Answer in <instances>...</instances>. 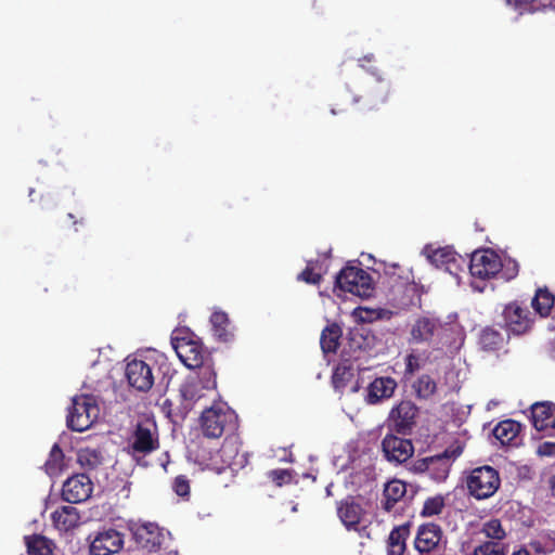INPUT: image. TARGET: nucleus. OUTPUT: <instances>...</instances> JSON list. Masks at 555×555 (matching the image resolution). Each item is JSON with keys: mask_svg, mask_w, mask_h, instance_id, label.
Wrapping results in <instances>:
<instances>
[{"mask_svg": "<svg viewBox=\"0 0 555 555\" xmlns=\"http://www.w3.org/2000/svg\"><path fill=\"white\" fill-rule=\"evenodd\" d=\"M242 443L235 436L225 437L221 448L211 457L209 469L216 474H229L233 478L234 473L248 464V454L241 452Z\"/></svg>", "mask_w": 555, "mask_h": 555, "instance_id": "obj_1", "label": "nucleus"}, {"mask_svg": "<svg viewBox=\"0 0 555 555\" xmlns=\"http://www.w3.org/2000/svg\"><path fill=\"white\" fill-rule=\"evenodd\" d=\"M384 275L389 285L392 300L408 305L417 296V284L411 269L403 268L399 263H384Z\"/></svg>", "mask_w": 555, "mask_h": 555, "instance_id": "obj_2", "label": "nucleus"}, {"mask_svg": "<svg viewBox=\"0 0 555 555\" xmlns=\"http://www.w3.org/2000/svg\"><path fill=\"white\" fill-rule=\"evenodd\" d=\"M159 449V434L154 417L143 416L129 437L128 453L132 457L145 456Z\"/></svg>", "mask_w": 555, "mask_h": 555, "instance_id": "obj_3", "label": "nucleus"}, {"mask_svg": "<svg viewBox=\"0 0 555 555\" xmlns=\"http://www.w3.org/2000/svg\"><path fill=\"white\" fill-rule=\"evenodd\" d=\"M465 485L470 496L477 501H482L496 493L501 487V477L494 467L483 465L473 468L467 474Z\"/></svg>", "mask_w": 555, "mask_h": 555, "instance_id": "obj_4", "label": "nucleus"}, {"mask_svg": "<svg viewBox=\"0 0 555 555\" xmlns=\"http://www.w3.org/2000/svg\"><path fill=\"white\" fill-rule=\"evenodd\" d=\"M235 426L236 415L225 403H214L202 412L201 428L207 438H220L227 429L233 430Z\"/></svg>", "mask_w": 555, "mask_h": 555, "instance_id": "obj_5", "label": "nucleus"}, {"mask_svg": "<svg viewBox=\"0 0 555 555\" xmlns=\"http://www.w3.org/2000/svg\"><path fill=\"white\" fill-rule=\"evenodd\" d=\"M100 416V406L96 398L92 395H81L73 399L67 415V426L75 431H83Z\"/></svg>", "mask_w": 555, "mask_h": 555, "instance_id": "obj_6", "label": "nucleus"}, {"mask_svg": "<svg viewBox=\"0 0 555 555\" xmlns=\"http://www.w3.org/2000/svg\"><path fill=\"white\" fill-rule=\"evenodd\" d=\"M461 451L444 450L440 454L417 459L411 463L410 470L415 474H426L436 482L444 481L450 473L451 461Z\"/></svg>", "mask_w": 555, "mask_h": 555, "instance_id": "obj_7", "label": "nucleus"}, {"mask_svg": "<svg viewBox=\"0 0 555 555\" xmlns=\"http://www.w3.org/2000/svg\"><path fill=\"white\" fill-rule=\"evenodd\" d=\"M335 286L343 292H348L362 298L370 297L374 289L373 281L364 269L346 266L335 279Z\"/></svg>", "mask_w": 555, "mask_h": 555, "instance_id": "obj_8", "label": "nucleus"}, {"mask_svg": "<svg viewBox=\"0 0 555 555\" xmlns=\"http://www.w3.org/2000/svg\"><path fill=\"white\" fill-rule=\"evenodd\" d=\"M447 540L440 525L424 522L417 527L413 546L418 555H435L444 550Z\"/></svg>", "mask_w": 555, "mask_h": 555, "instance_id": "obj_9", "label": "nucleus"}, {"mask_svg": "<svg viewBox=\"0 0 555 555\" xmlns=\"http://www.w3.org/2000/svg\"><path fill=\"white\" fill-rule=\"evenodd\" d=\"M420 409L412 401L403 400L393 406L388 416L389 427L401 436H410L417 424Z\"/></svg>", "mask_w": 555, "mask_h": 555, "instance_id": "obj_10", "label": "nucleus"}, {"mask_svg": "<svg viewBox=\"0 0 555 555\" xmlns=\"http://www.w3.org/2000/svg\"><path fill=\"white\" fill-rule=\"evenodd\" d=\"M468 269L472 276L488 280L501 271L502 261L500 256L491 249L477 250L470 256Z\"/></svg>", "mask_w": 555, "mask_h": 555, "instance_id": "obj_11", "label": "nucleus"}, {"mask_svg": "<svg viewBox=\"0 0 555 555\" xmlns=\"http://www.w3.org/2000/svg\"><path fill=\"white\" fill-rule=\"evenodd\" d=\"M93 491V482L87 474H75L67 478L62 487V499L77 504L88 500Z\"/></svg>", "mask_w": 555, "mask_h": 555, "instance_id": "obj_12", "label": "nucleus"}, {"mask_svg": "<svg viewBox=\"0 0 555 555\" xmlns=\"http://www.w3.org/2000/svg\"><path fill=\"white\" fill-rule=\"evenodd\" d=\"M382 451L388 462L402 464L413 456L414 446L410 439L387 434L382 441Z\"/></svg>", "mask_w": 555, "mask_h": 555, "instance_id": "obj_13", "label": "nucleus"}, {"mask_svg": "<svg viewBox=\"0 0 555 555\" xmlns=\"http://www.w3.org/2000/svg\"><path fill=\"white\" fill-rule=\"evenodd\" d=\"M502 315L506 330L513 334L521 335L531 328V312L516 301L506 305Z\"/></svg>", "mask_w": 555, "mask_h": 555, "instance_id": "obj_14", "label": "nucleus"}, {"mask_svg": "<svg viewBox=\"0 0 555 555\" xmlns=\"http://www.w3.org/2000/svg\"><path fill=\"white\" fill-rule=\"evenodd\" d=\"M126 378L129 386L138 391L146 392L154 385L153 370L142 360L133 359L126 365Z\"/></svg>", "mask_w": 555, "mask_h": 555, "instance_id": "obj_15", "label": "nucleus"}, {"mask_svg": "<svg viewBox=\"0 0 555 555\" xmlns=\"http://www.w3.org/2000/svg\"><path fill=\"white\" fill-rule=\"evenodd\" d=\"M124 546L122 534L115 529H106L95 534L90 544L91 555H112Z\"/></svg>", "mask_w": 555, "mask_h": 555, "instance_id": "obj_16", "label": "nucleus"}, {"mask_svg": "<svg viewBox=\"0 0 555 555\" xmlns=\"http://www.w3.org/2000/svg\"><path fill=\"white\" fill-rule=\"evenodd\" d=\"M428 260L438 269H442L457 276L463 271L466 260L450 247H441L433 250L427 256Z\"/></svg>", "mask_w": 555, "mask_h": 555, "instance_id": "obj_17", "label": "nucleus"}, {"mask_svg": "<svg viewBox=\"0 0 555 555\" xmlns=\"http://www.w3.org/2000/svg\"><path fill=\"white\" fill-rule=\"evenodd\" d=\"M173 348L181 362L189 369H195L208 359L202 345L191 339L176 338Z\"/></svg>", "mask_w": 555, "mask_h": 555, "instance_id": "obj_18", "label": "nucleus"}, {"mask_svg": "<svg viewBox=\"0 0 555 555\" xmlns=\"http://www.w3.org/2000/svg\"><path fill=\"white\" fill-rule=\"evenodd\" d=\"M135 542L149 552L159 550L164 534L160 528L154 522H146L138 526L133 531Z\"/></svg>", "mask_w": 555, "mask_h": 555, "instance_id": "obj_19", "label": "nucleus"}, {"mask_svg": "<svg viewBox=\"0 0 555 555\" xmlns=\"http://www.w3.org/2000/svg\"><path fill=\"white\" fill-rule=\"evenodd\" d=\"M396 388L397 382L392 377H377L372 383H370L366 391L365 401L369 404H377L383 400L391 398L395 393Z\"/></svg>", "mask_w": 555, "mask_h": 555, "instance_id": "obj_20", "label": "nucleus"}, {"mask_svg": "<svg viewBox=\"0 0 555 555\" xmlns=\"http://www.w3.org/2000/svg\"><path fill=\"white\" fill-rule=\"evenodd\" d=\"M363 513L362 506L353 498H347L337 505V515L348 530H358Z\"/></svg>", "mask_w": 555, "mask_h": 555, "instance_id": "obj_21", "label": "nucleus"}, {"mask_svg": "<svg viewBox=\"0 0 555 555\" xmlns=\"http://www.w3.org/2000/svg\"><path fill=\"white\" fill-rule=\"evenodd\" d=\"M554 414L555 404L553 402H537L531 405L532 425L539 431L551 427Z\"/></svg>", "mask_w": 555, "mask_h": 555, "instance_id": "obj_22", "label": "nucleus"}, {"mask_svg": "<svg viewBox=\"0 0 555 555\" xmlns=\"http://www.w3.org/2000/svg\"><path fill=\"white\" fill-rule=\"evenodd\" d=\"M210 324L214 336L222 343L233 340L234 333L228 314L224 311L216 310L210 315Z\"/></svg>", "mask_w": 555, "mask_h": 555, "instance_id": "obj_23", "label": "nucleus"}, {"mask_svg": "<svg viewBox=\"0 0 555 555\" xmlns=\"http://www.w3.org/2000/svg\"><path fill=\"white\" fill-rule=\"evenodd\" d=\"M440 327L438 319L421 317L411 328V336L415 343H425L431 340L436 331Z\"/></svg>", "mask_w": 555, "mask_h": 555, "instance_id": "obj_24", "label": "nucleus"}, {"mask_svg": "<svg viewBox=\"0 0 555 555\" xmlns=\"http://www.w3.org/2000/svg\"><path fill=\"white\" fill-rule=\"evenodd\" d=\"M411 524L395 527L387 540V554L388 555H403L406 550V540L410 537Z\"/></svg>", "mask_w": 555, "mask_h": 555, "instance_id": "obj_25", "label": "nucleus"}, {"mask_svg": "<svg viewBox=\"0 0 555 555\" xmlns=\"http://www.w3.org/2000/svg\"><path fill=\"white\" fill-rule=\"evenodd\" d=\"M77 463L80 466L81 474H91L102 466L104 457L100 450L93 448H80L77 451Z\"/></svg>", "mask_w": 555, "mask_h": 555, "instance_id": "obj_26", "label": "nucleus"}, {"mask_svg": "<svg viewBox=\"0 0 555 555\" xmlns=\"http://www.w3.org/2000/svg\"><path fill=\"white\" fill-rule=\"evenodd\" d=\"M520 424L514 420L500 422L493 429V436L502 446H516L520 433Z\"/></svg>", "mask_w": 555, "mask_h": 555, "instance_id": "obj_27", "label": "nucleus"}, {"mask_svg": "<svg viewBox=\"0 0 555 555\" xmlns=\"http://www.w3.org/2000/svg\"><path fill=\"white\" fill-rule=\"evenodd\" d=\"M51 518L57 529L65 531L75 528L80 520L79 513L74 506H62L55 509Z\"/></svg>", "mask_w": 555, "mask_h": 555, "instance_id": "obj_28", "label": "nucleus"}, {"mask_svg": "<svg viewBox=\"0 0 555 555\" xmlns=\"http://www.w3.org/2000/svg\"><path fill=\"white\" fill-rule=\"evenodd\" d=\"M406 493V483L393 479L386 483L384 489V500L382 502L383 508L386 512H391L396 503H398Z\"/></svg>", "mask_w": 555, "mask_h": 555, "instance_id": "obj_29", "label": "nucleus"}, {"mask_svg": "<svg viewBox=\"0 0 555 555\" xmlns=\"http://www.w3.org/2000/svg\"><path fill=\"white\" fill-rule=\"evenodd\" d=\"M478 344L485 351H496L504 346L505 337L499 330L487 326L480 332Z\"/></svg>", "mask_w": 555, "mask_h": 555, "instance_id": "obj_30", "label": "nucleus"}, {"mask_svg": "<svg viewBox=\"0 0 555 555\" xmlns=\"http://www.w3.org/2000/svg\"><path fill=\"white\" fill-rule=\"evenodd\" d=\"M341 334V328L337 323H332L322 331L320 345L324 353H335L337 351Z\"/></svg>", "mask_w": 555, "mask_h": 555, "instance_id": "obj_31", "label": "nucleus"}, {"mask_svg": "<svg viewBox=\"0 0 555 555\" xmlns=\"http://www.w3.org/2000/svg\"><path fill=\"white\" fill-rule=\"evenodd\" d=\"M555 297L547 288H538L532 298V307L541 317H547L554 307Z\"/></svg>", "mask_w": 555, "mask_h": 555, "instance_id": "obj_32", "label": "nucleus"}, {"mask_svg": "<svg viewBox=\"0 0 555 555\" xmlns=\"http://www.w3.org/2000/svg\"><path fill=\"white\" fill-rule=\"evenodd\" d=\"M415 397L420 400L430 399L437 391V383L428 375L423 374L412 384Z\"/></svg>", "mask_w": 555, "mask_h": 555, "instance_id": "obj_33", "label": "nucleus"}, {"mask_svg": "<svg viewBox=\"0 0 555 555\" xmlns=\"http://www.w3.org/2000/svg\"><path fill=\"white\" fill-rule=\"evenodd\" d=\"M25 543L28 555H53V543L43 535L25 537Z\"/></svg>", "mask_w": 555, "mask_h": 555, "instance_id": "obj_34", "label": "nucleus"}, {"mask_svg": "<svg viewBox=\"0 0 555 555\" xmlns=\"http://www.w3.org/2000/svg\"><path fill=\"white\" fill-rule=\"evenodd\" d=\"M65 466L64 453L57 443H54L44 463L46 473L53 477L62 473Z\"/></svg>", "mask_w": 555, "mask_h": 555, "instance_id": "obj_35", "label": "nucleus"}, {"mask_svg": "<svg viewBox=\"0 0 555 555\" xmlns=\"http://www.w3.org/2000/svg\"><path fill=\"white\" fill-rule=\"evenodd\" d=\"M480 532L490 539L489 541L502 542L506 538V531L502 526V522L498 518H492L486 521Z\"/></svg>", "mask_w": 555, "mask_h": 555, "instance_id": "obj_36", "label": "nucleus"}, {"mask_svg": "<svg viewBox=\"0 0 555 555\" xmlns=\"http://www.w3.org/2000/svg\"><path fill=\"white\" fill-rule=\"evenodd\" d=\"M354 376V369L351 364L340 363L333 373V385L336 389L345 388Z\"/></svg>", "mask_w": 555, "mask_h": 555, "instance_id": "obj_37", "label": "nucleus"}, {"mask_svg": "<svg viewBox=\"0 0 555 555\" xmlns=\"http://www.w3.org/2000/svg\"><path fill=\"white\" fill-rule=\"evenodd\" d=\"M198 370L197 377L204 389H212L216 387V372L210 363V360L207 359L203 361V364L196 367Z\"/></svg>", "mask_w": 555, "mask_h": 555, "instance_id": "obj_38", "label": "nucleus"}, {"mask_svg": "<svg viewBox=\"0 0 555 555\" xmlns=\"http://www.w3.org/2000/svg\"><path fill=\"white\" fill-rule=\"evenodd\" d=\"M444 507L446 499L443 495L437 494L435 496L427 498L423 504L421 516L433 517L436 515H440Z\"/></svg>", "mask_w": 555, "mask_h": 555, "instance_id": "obj_39", "label": "nucleus"}, {"mask_svg": "<svg viewBox=\"0 0 555 555\" xmlns=\"http://www.w3.org/2000/svg\"><path fill=\"white\" fill-rule=\"evenodd\" d=\"M390 92L389 82L378 79V83L367 92V99L372 106L383 104L388 100Z\"/></svg>", "mask_w": 555, "mask_h": 555, "instance_id": "obj_40", "label": "nucleus"}, {"mask_svg": "<svg viewBox=\"0 0 555 555\" xmlns=\"http://www.w3.org/2000/svg\"><path fill=\"white\" fill-rule=\"evenodd\" d=\"M508 545L502 542L485 541L474 548L473 555H507Z\"/></svg>", "mask_w": 555, "mask_h": 555, "instance_id": "obj_41", "label": "nucleus"}, {"mask_svg": "<svg viewBox=\"0 0 555 555\" xmlns=\"http://www.w3.org/2000/svg\"><path fill=\"white\" fill-rule=\"evenodd\" d=\"M318 261H308L306 268L298 275V280L306 282L307 284L318 285L322 281L321 273L314 271V264Z\"/></svg>", "mask_w": 555, "mask_h": 555, "instance_id": "obj_42", "label": "nucleus"}, {"mask_svg": "<svg viewBox=\"0 0 555 555\" xmlns=\"http://www.w3.org/2000/svg\"><path fill=\"white\" fill-rule=\"evenodd\" d=\"M268 477L274 482L275 486L282 487L283 485H287L292 481V472L289 469H272L268 473Z\"/></svg>", "mask_w": 555, "mask_h": 555, "instance_id": "obj_43", "label": "nucleus"}, {"mask_svg": "<svg viewBox=\"0 0 555 555\" xmlns=\"http://www.w3.org/2000/svg\"><path fill=\"white\" fill-rule=\"evenodd\" d=\"M508 5H512L520 14L525 12L532 13L539 9L538 0H506Z\"/></svg>", "mask_w": 555, "mask_h": 555, "instance_id": "obj_44", "label": "nucleus"}, {"mask_svg": "<svg viewBox=\"0 0 555 555\" xmlns=\"http://www.w3.org/2000/svg\"><path fill=\"white\" fill-rule=\"evenodd\" d=\"M172 489L177 495L186 498L190 495V480L184 475H179L175 478Z\"/></svg>", "mask_w": 555, "mask_h": 555, "instance_id": "obj_45", "label": "nucleus"}, {"mask_svg": "<svg viewBox=\"0 0 555 555\" xmlns=\"http://www.w3.org/2000/svg\"><path fill=\"white\" fill-rule=\"evenodd\" d=\"M421 369L420 358L416 354L410 353L405 357V374H414Z\"/></svg>", "mask_w": 555, "mask_h": 555, "instance_id": "obj_46", "label": "nucleus"}, {"mask_svg": "<svg viewBox=\"0 0 555 555\" xmlns=\"http://www.w3.org/2000/svg\"><path fill=\"white\" fill-rule=\"evenodd\" d=\"M537 453L540 456H553L555 455V442L545 441L539 444Z\"/></svg>", "mask_w": 555, "mask_h": 555, "instance_id": "obj_47", "label": "nucleus"}, {"mask_svg": "<svg viewBox=\"0 0 555 555\" xmlns=\"http://www.w3.org/2000/svg\"><path fill=\"white\" fill-rule=\"evenodd\" d=\"M528 546L533 552L532 555H545L552 552V550H547L540 540H531Z\"/></svg>", "mask_w": 555, "mask_h": 555, "instance_id": "obj_48", "label": "nucleus"}, {"mask_svg": "<svg viewBox=\"0 0 555 555\" xmlns=\"http://www.w3.org/2000/svg\"><path fill=\"white\" fill-rule=\"evenodd\" d=\"M182 397L186 400H193L195 398V392L193 391V385L186 384L181 388Z\"/></svg>", "mask_w": 555, "mask_h": 555, "instance_id": "obj_49", "label": "nucleus"}, {"mask_svg": "<svg viewBox=\"0 0 555 555\" xmlns=\"http://www.w3.org/2000/svg\"><path fill=\"white\" fill-rule=\"evenodd\" d=\"M29 197L31 202H39L41 203L43 201L44 195L41 193H38L35 189L29 190Z\"/></svg>", "mask_w": 555, "mask_h": 555, "instance_id": "obj_50", "label": "nucleus"}, {"mask_svg": "<svg viewBox=\"0 0 555 555\" xmlns=\"http://www.w3.org/2000/svg\"><path fill=\"white\" fill-rule=\"evenodd\" d=\"M512 555H532L531 551L526 545H520L515 548Z\"/></svg>", "mask_w": 555, "mask_h": 555, "instance_id": "obj_51", "label": "nucleus"}, {"mask_svg": "<svg viewBox=\"0 0 555 555\" xmlns=\"http://www.w3.org/2000/svg\"><path fill=\"white\" fill-rule=\"evenodd\" d=\"M375 61L374 54H367L363 57L359 59V65L363 68H366L365 63H372Z\"/></svg>", "mask_w": 555, "mask_h": 555, "instance_id": "obj_52", "label": "nucleus"}, {"mask_svg": "<svg viewBox=\"0 0 555 555\" xmlns=\"http://www.w3.org/2000/svg\"><path fill=\"white\" fill-rule=\"evenodd\" d=\"M548 357L555 360V339L550 344L548 347Z\"/></svg>", "mask_w": 555, "mask_h": 555, "instance_id": "obj_53", "label": "nucleus"}, {"mask_svg": "<svg viewBox=\"0 0 555 555\" xmlns=\"http://www.w3.org/2000/svg\"><path fill=\"white\" fill-rule=\"evenodd\" d=\"M550 487H551L553 496H555V475L553 477H551V479H550Z\"/></svg>", "mask_w": 555, "mask_h": 555, "instance_id": "obj_54", "label": "nucleus"}, {"mask_svg": "<svg viewBox=\"0 0 555 555\" xmlns=\"http://www.w3.org/2000/svg\"><path fill=\"white\" fill-rule=\"evenodd\" d=\"M170 405H171L170 400L166 399V400L164 401L163 408H164V409H166V408H169Z\"/></svg>", "mask_w": 555, "mask_h": 555, "instance_id": "obj_55", "label": "nucleus"}, {"mask_svg": "<svg viewBox=\"0 0 555 555\" xmlns=\"http://www.w3.org/2000/svg\"><path fill=\"white\" fill-rule=\"evenodd\" d=\"M367 70H370L373 75H375L377 73V68L374 67V68H366Z\"/></svg>", "mask_w": 555, "mask_h": 555, "instance_id": "obj_56", "label": "nucleus"}, {"mask_svg": "<svg viewBox=\"0 0 555 555\" xmlns=\"http://www.w3.org/2000/svg\"><path fill=\"white\" fill-rule=\"evenodd\" d=\"M353 391H358V385L352 388Z\"/></svg>", "mask_w": 555, "mask_h": 555, "instance_id": "obj_57", "label": "nucleus"}, {"mask_svg": "<svg viewBox=\"0 0 555 555\" xmlns=\"http://www.w3.org/2000/svg\"><path fill=\"white\" fill-rule=\"evenodd\" d=\"M68 218L74 219V215L73 214H68Z\"/></svg>", "mask_w": 555, "mask_h": 555, "instance_id": "obj_58", "label": "nucleus"}]
</instances>
